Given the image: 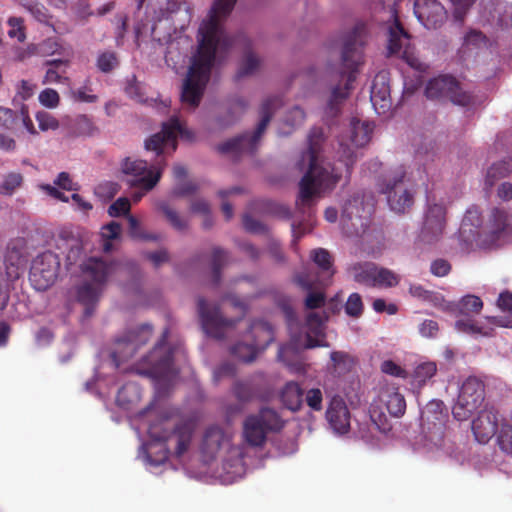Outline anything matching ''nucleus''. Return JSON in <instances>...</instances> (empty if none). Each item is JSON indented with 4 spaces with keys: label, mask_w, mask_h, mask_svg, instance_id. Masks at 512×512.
Instances as JSON below:
<instances>
[{
    "label": "nucleus",
    "mask_w": 512,
    "mask_h": 512,
    "mask_svg": "<svg viewBox=\"0 0 512 512\" xmlns=\"http://www.w3.org/2000/svg\"><path fill=\"white\" fill-rule=\"evenodd\" d=\"M237 0H214L206 18L199 26L197 49L190 58V65L181 89L182 104L195 109L210 79L211 69L222 51L232 45L223 23Z\"/></svg>",
    "instance_id": "nucleus-1"
},
{
    "label": "nucleus",
    "mask_w": 512,
    "mask_h": 512,
    "mask_svg": "<svg viewBox=\"0 0 512 512\" xmlns=\"http://www.w3.org/2000/svg\"><path fill=\"white\" fill-rule=\"evenodd\" d=\"M178 137L192 139V133L185 127L178 116H172L162 124V130L145 141V149L155 153L157 159L151 163L146 160L126 158L122 164V172L128 177L127 183L137 191L131 195L137 203L150 192L160 181L166 167V157L177 148Z\"/></svg>",
    "instance_id": "nucleus-2"
},
{
    "label": "nucleus",
    "mask_w": 512,
    "mask_h": 512,
    "mask_svg": "<svg viewBox=\"0 0 512 512\" xmlns=\"http://www.w3.org/2000/svg\"><path fill=\"white\" fill-rule=\"evenodd\" d=\"M147 428L149 440L139 449L138 458L152 473L166 463L175 459L186 463L192 456L195 447V424L192 421L175 423L168 417H158L151 423L143 421L137 431Z\"/></svg>",
    "instance_id": "nucleus-3"
},
{
    "label": "nucleus",
    "mask_w": 512,
    "mask_h": 512,
    "mask_svg": "<svg viewBox=\"0 0 512 512\" xmlns=\"http://www.w3.org/2000/svg\"><path fill=\"white\" fill-rule=\"evenodd\" d=\"M138 1V15L145 0ZM177 0H151L146 13V21L139 20L134 27L135 37L150 34L160 45H166L165 62L167 66L179 73L185 67L188 52L192 49V40L182 31L174 30L173 34L164 32L170 28L169 15L177 10Z\"/></svg>",
    "instance_id": "nucleus-4"
},
{
    "label": "nucleus",
    "mask_w": 512,
    "mask_h": 512,
    "mask_svg": "<svg viewBox=\"0 0 512 512\" xmlns=\"http://www.w3.org/2000/svg\"><path fill=\"white\" fill-rule=\"evenodd\" d=\"M151 336L152 328L148 324L129 329L119 336L111 351L100 353L94 379L86 382V390L92 391V385L95 384L100 396L110 394L111 384L118 379L121 372L126 370L125 368L121 369L122 363L131 359L150 340Z\"/></svg>",
    "instance_id": "nucleus-5"
},
{
    "label": "nucleus",
    "mask_w": 512,
    "mask_h": 512,
    "mask_svg": "<svg viewBox=\"0 0 512 512\" xmlns=\"http://www.w3.org/2000/svg\"><path fill=\"white\" fill-rule=\"evenodd\" d=\"M323 133L320 129H313L309 135V148L305 151L299 162L300 169L308 164V170L299 184V195L296 201L297 208L305 214V209L310 208L324 193L334 188L338 182V175L329 164L324 165L319 161L318 145Z\"/></svg>",
    "instance_id": "nucleus-6"
},
{
    "label": "nucleus",
    "mask_w": 512,
    "mask_h": 512,
    "mask_svg": "<svg viewBox=\"0 0 512 512\" xmlns=\"http://www.w3.org/2000/svg\"><path fill=\"white\" fill-rule=\"evenodd\" d=\"M123 270V265L106 257L91 256L80 264L79 282L71 289V297L83 306L84 318L90 317L109 281Z\"/></svg>",
    "instance_id": "nucleus-7"
},
{
    "label": "nucleus",
    "mask_w": 512,
    "mask_h": 512,
    "mask_svg": "<svg viewBox=\"0 0 512 512\" xmlns=\"http://www.w3.org/2000/svg\"><path fill=\"white\" fill-rule=\"evenodd\" d=\"M199 451L206 463L211 462L218 456L222 457L218 477L223 484H232L241 479L246 473L243 447L232 446L230 434L218 426H211L205 431Z\"/></svg>",
    "instance_id": "nucleus-8"
},
{
    "label": "nucleus",
    "mask_w": 512,
    "mask_h": 512,
    "mask_svg": "<svg viewBox=\"0 0 512 512\" xmlns=\"http://www.w3.org/2000/svg\"><path fill=\"white\" fill-rule=\"evenodd\" d=\"M168 331H164L161 340L154 349L131 367L136 373L154 379L159 392L174 384L178 370L174 366L176 357H183L184 353L177 348L172 350L166 344Z\"/></svg>",
    "instance_id": "nucleus-9"
},
{
    "label": "nucleus",
    "mask_w": 512,
    "mask_h": 512,
    "mask_svg": "<svg viewBox=\"0 0 512 512\" xmlns=\"http://www.w3.org/2000/svg\"><path fill=\"white\" fill-rule=\"evenodd\" d=\"M312 259L320 271L316 273L311 268H304L295 278L301 288L310 292L305 300V305L309 309L318 308L324 304V295L313 290L325 286L333 274L330 270V255L326 250L321 248L314 250Z\"/></svg>",
    "instance_id": "nucleus-10"
},
{
    "label": "nucleus",
    "mask_w": 512,
    "mask_h": 512,
    "mask_svg": "<svg viewBox=\"0 0 512 512\" xmlns=\"http://www.w3.org/2000/svg\"><path fill=\"white\" fill-rule=\"evenodd\" d=\"M294 322L289 319V329L291 332L290 343L279 348L278 357L281 361L289 364L290 358L297 355L301 349L326 346L325 342V320L316 313H310L307 317L305 334H293Z\"/></svg>",
    "instance_id": "nucleus-11"
},
{
    "label": "nucleus",
    "mask_w": 512,
    "mask_h": 512,
    "mask_svg": "<svg viewBox=\"0 0 512 512\" xmlns=\"http://www.w3.org/2000/svg\"><path fill=\"white\" fill-rule=\"evenodd\" d=\"M282 101L277 96L266 98L260 108V121L253 133L232 138L220 145L219 149L223 153H233L241 155L252 153L258 146V143L265 132L274 111L281 105Z\"/></svg>",
    "instance_id": "nucleus-12"
},
{
    "label": "nucleus",
    "mask_w": 512,
    "mask_h": 512,
    "mask_svg": "<svg viewBox=\"0 0 512 512\" xmlns=\"http://www.w3.org/2000/svg\"><path fill=\"white\" fill-rule=\"evenodd\" d=\"M360 203L362 205V213L358 216L360 229L354 222V247L366 254H377L383 247L384 235L382 230L371 226L376 200L373 195H369L366 200L363 197Z\"/></svg>",
    "instance_id": "nucleus-13"
},
{
    "label": "nucleus",
    "mask_w": 512,
    "mask_h": 512,
    "mask_svg": "<svg viewBox=\"0 0 512 512\" xmlns=\"http://www.w3.org/2000/svg\"><path fill=\"white\" fill-rule=\"evenodd\" d=\"M284 421L279 414L271 408H262L257 414L250 415L243 424L245 441L254 447L262 446L270 432L282 429Z\"/></svg>",
    "instance_id": "nucleus-14"
},
{
    "label": "nucleus",
    "mask_w": 512,
    "mask_h": 512,
    "mask_svg": "<svg viewBox=\"0 0 512 512\" xmlns=\"http://www.w3.org/2000/svg\"><path fill=\"white\" fill-rule=\"evenodd\" d=\"M406 169L399 166L380 184V192L387 197L389 208L397 213L404 214L414 203L413 193L405 186Z\"/></svg>",
    "instance_id": "nucleus-15"
},
{
    "label": "nucleus",
    "mask_w": 512,
    "mask_h": 512,
    "mask_svg": "<svg viewBox=\"0 0 512 512\" xmlns=\"http://www.w3.org/2000/svg\"><path fill=\"white\" fill-rule=\"evenodd\" d=\"M272 326L263 320L254 321L245 335V341L232 347V354L241 361L251 362L259 350H262L273 341Z\"/></svg>",
    "instance_id": "nucleus-16"
},
{
    "label": "nucleus",
    "mask_w": 512,
    "mask_h": 512,
    "mask_svg": "<svg viewBox=\"0 0 512 512\" xmlns=\"http://www.w3.org/2000/svg\"><path fill=\"white\" fill-rule=\"evenodd\" d=\"M425 95L432 100H449L460 106L474 103L473 96L460 87L457 79L451 75H440L431 79L425 88Z\"/></svg>",
    "instance_id": "nucleus-17"
},
{
    "label": "nucleus",
    "mask_w": 512,
    "mask_h": 512,
    "mask_svg": "<svg viewBox=\"0 0 512 512\" xmlns=\"http://www.w3.org/2000/svg\"><path fill=\"white\" fill-rule=\"evenodd\" d=\"M485 399V384L475 376L468 377L462 384L452 414L458 421H464L477 410Z\"/></svg>",
    "instance_id": "nucleus-18"
},
{
    "label": "nucleus",
    "mask_w": 512,
    "mask_h": 512,
    "mask_svg": "<svg viewBox=\"0 0 512 512\" xmlns=\"http://www.w3.org/2000/svg\"><path fill=\"white\" fill-rule=\"evenodd\" d=\"M59 269V256L51 251H45L33 259L29 280L36 290H46L55 283Z\"/></svg>",
    "instance_id": "nucleus-19"
},
{
    "label": "nucleus",
    "mask_w": 512,
    "mask_h": 512,
    "mask_svg": "<svg viewBox=\"0 0 512 512\" xmlns=\"http://www.w3.org/2000/svg\"><path fill=\"white\" fill-rule=\"evenodd\" d=\"M198 314L205 333L217 339L225 337L236 323L235 320L224 318L216 304L203 298L198 299Z\"/></svg>",
    "instance_id": "nucleus-20"
},
{
    "label": "nucleus",
    "mask_w": 512,
    "mask_h": 512,
    "mask_svg": "<svg viewBox=\"0 0 512 512\" xmlns=\"http://www.w3.org/2000/svg\"><path fill=\"white\" fill-rule=\"evenodd\" d=\"M354 281L371 287H393L399 280L392 271L365 262L354 265Z\"/></svg>",
    "instance_id": "nucleus-21"
},
{
    "label": "nucleus",
    "mask_w": 512,
    "mask_h": 512,
    "mask_svg": "<svg viewBox=\"0 0 512 512\" xmlns=\"http://www.w3.org/2000/svg\"><path fill=\"white\" fill-rule=\"evenodd\" d=\"M500 414L493 405H486L472 421V432L477 442L486 444L500 427Z\"/></svg>",
    "instance_id": "nucleus-22"
},
{
    "label": "nucleus",
    "mask_w": 512,
    "mask_h": 512,
    "mask_svg": "<svg viewBox=\"0 0 512 512\" xmlns=\"http://www.w3.org/2000/svg\"><path fill=\"white\" fill-rule=\"evenodd\" d=\"M446 224V209L442 204H430L420 233L424 243L437 242L443 235Z\"/></svg>",
    "instance_id": "nucleus-23"
},
{
    "label": "nucleus",
    "mask_w": 512,
    "mask_h": 512,
    "mask_svg": "<svg viewBox=\"0 0 512 512\" xmlns=\"http://www.w3.org/2000/svg\"><path fill=\"white\" fill-rule=\"evenodd\" d=\"M446 224V209L442 204H430L420 233L424 243L437 242L443 235Z\"/></svg>",
    "instance_id": "nucleus-24"
},
{
    "label": "nucleus",
    "mask_w": 512,
    "mask_h": 512,
    "mask_svg": "<svg viewBox=\"0 0 512 512\" xmlns=\"http://www.w3.org/2000/svg\"><path fill=\"white\" fill-rule=\"evenodd\" d=\"M414 13L419 22L427 29H437L447 19L444 6L437 0H415Z\"/></svg>",
    "instance_id": "nucleus-25"
},
{
    "label": "nucleus",
    "mask_w": 512,
    "mask_h": 512,
    "mask_svg": "<svg viewBox=\"0 0 512 512\" xmlns=\"http://www.w3.org/2000/svg\"><path fill=\"white\" fill-rule=\"evenodd\" d=\"M341 46V59L342 67L340 73L346 78V85L344 89L339 87L332 91L329 107L332 110L333 105L339 103L349 95V85L352 81V36L347 33L339 42Z\"/></svg>",
    "instance_id": "nucleus-26"
},
{
    "label": "nucleus",
    "mask_w": 512,
    "mask_h": 512,
    "mask_svg": "<svg viewBox=\"0 0 512 512\" xmlns=\"http://www.w3.org/2000/svg\"><path fill=\"white\" fill-rule=\"evenodd\" d=\"M370 100L378 115H384L390 110L392 101L388 71L381 70L375 75L371 86Z\"/></svg>",
    "instance_id": "nucleus-27"
},
{
    "label": "nucleus",
    "mask_w": 512,
    "mask_h": 512,
    "mask_svg": "<svg viewBox=\"0 0 512 512\" xmlns=\"http://www.w3.org/2000/svg\"><path fill=\"white\" fill-rule=\"evenodd\" d=\"M326 417L335 434L342 435L349 431L350 414L341 396L335 395L332 397Z\"/></svg>",
    "instance_id": "nucleus-28"
},
{
    "label": "nucleus",
    "mask_w": 512,
    "mask_h": 512,
    "mask_svg": "<svg viewBox=\"0 0 512 512\" xmlns=\"http://www.w3.org/2000/svg\"><path fill=\"white\" fill-rule=\"evenodd\" d=\"M23 263L22 242L10 243L0 267L8 279H17L20 275V266Z\"/></svg>",
    "instance_id": "nucleus-29"
},
{
    "label": "nucleus",
    "mask_w": 512,
    "mask_h": 512,
    "mask_svg": "<svg viewBox=\"0 0 512 512\" xmlns=\"http://www.w3.org/2000/svg\"><path fill=\"white\" fill-rule=\"evenodd\" d=\"M380 400L392 417L400 418L406 412V401L397 388L385 389L380 394Z\"/></svg>",
    "instance_id": "nucleus-30"
},
{
    "label": "nucleus",
    "mask_w": 512,
    "mask_h": 512,
    "mask_svg": "<svg viewBox=\"0 0 512 512\" xmlns=\"http://www.w3.org/2000/svg\"><path fill=\"white\" fill-rule=\"evenodd\" d=\"M409 39L408 33L403 28L402 24L398 19L395 20L394 25L389 29V38H388V54L389 55H397L402 53V57L405 58L407 54V50H403V41H407Z\"/></svg>",
    "instance_id": "nucleus-31"
},
{
    "label": "nucleus",
    "mask_w": 512,
    "mask_h": 512,
    "mask_svg": "<svg viewBox=\"0 0 512 512\" xmlns=\"http://www.w3.org/2000/svg\"><path fill=\"white\" fill-rule=\"evenodd\" d=\"M140 398L141 390L139 386L132 381H127L117 390L116 404L125 410H129L131 406L139 402Z\"/></svg>",
    "instance_id": "nucleus-32"
},
{
    "label": "nucleus",
    "mask_w": 512,
    "mask_h": 512,
    "mask_svg": "<svg viewBox=\"0 0 512 512\" xmlns=\"http://www.w3.org/2000/svg\"><path fill=\"white\" fill-rule=\"evenodd\" d=\"M375 129L373 121H361L354 116V148H365L372 140Z\"/></svg>",
    "instance_id": "nucleus-33"
},
{
    "label": "nucleus",
    "mask_w": 512,
    "mask_h": 512,
    "mask_svg": "<svg viewBox=\"0 0 512 512\" xmlns=\"http://www.w3.org/2000/svg\"><path fill=\"white\" fill-rule=\"evenodd\" d=\"M507 227L508 214L506 210L498 207L493 208L486 224L487 232L492 236L493 239H497L506 230Z\"/></svg>",
    "instance_id": "nucleus-34"
},
{
    "label": "nucleus",
    "mask_w": 512,
    "mask_h": 512,
    "mask_svg": "<svg viewBox=\"0 0 512 512\" xmlns=\"http://www.w3.org/2000/svg\"><path fill=\"white\" fill-rule=\"evenodd\" d=\"M512 175V159H504L493 163L487 170L485 184L492 187L501 179Z\"/></svg>",
    "instance_id": "nucleus-35"
},
{
    "label": "nucleus",
    "mask_w": 512,
    "mask_h": 512,
    "mask_svg": "<svg viewBox=\"0 0 512 512\" xmlns=\"http://www.w3.org/2000/svg\"><path fill=\"white\" fill-rule=\"evenodd\" d=\"M47 65L48 68L43 79L44 84L68 83L69 80L65 76L67 60L55 59L47 62Z\"/></svg>",
    "instance_id": "nucleus-36"
},
{
    "label": "nucleus",
    "mask_w": 512,
    "mask_h": 512,
    "mask_svg": "<svg viewBox=\"0 0 512 512\" xmlns=\"http://www.w3.org/2000/svg\"><path fill=\"white\" fill-rule=\"evenodd\" d=\"M437 365L435 362H423L417 365L411 376V385L413 388L421 389L428 380L435 376Z\"/></svg>",
    "instance_id": "nucleus-37"
},
{
    "label": "nucleus",
    "mask_w": 512,
    "mask_h": 512,
    "mask_svg": "<svg viewBox=\"0 0 512 512\" xmlns=\"http://www.w3.org/2000/svg\"><path fill=\"white\" fill-rule=\"evenodd\" d=\"M281 400L288 409L298 410L303 401V392L300 386L295 382L287 383L281 392Z\"/></svg>",
    "instance_id": "nucleus-38"
},
{
    "label": "nucleus",
    "mask_w": 512,
    "mask_h": 512,
    "mask_svg": "<svg viewBox=\"0 0 512 512\" xmlns=\"http://www.w3.org/2000/svg\"><path fill=\"white\" fill-rule=\"evenodd\" d=\"M443 402L439 400L430 401L421 412V420L434 426H442L445 415L443 413Z\"/></svg>",
    "instance_id": "nucleus-39"
},
{
    "label": "nucleus",
    "mask_w": 512,
    "mask_h": 512,
    "mask_svg": "<svg viewBox=\"0 0 512 512\" xmlns=\"http://www.w3.org/2000/svg\"><path fill=\"white\" fill-rule=\"evenodd\" d=\"M38 22L48 24L51 19L49 10L39 0H17Z\"/></svg>",
    "instance_id": "nucleus-40"
},
{
    "label": "nucleus",
    "mask_w": 512,
    "mask_h": 512,
    "mask_svg": "<svg viewBox=\"0 0 512 512\" xmlns=\"http://www.w3.org/2000/svg\"><path fill=\"white\" fill-rule=\"evenodd\" d=\"M248 106V102L245 98L241 96L234 97L229 104V119L228 120H222L218 119V125L219 127H227L234 122H236L239 118V116L246 110Z\"/></svg>",
    "instance_id": "nucleus-41"
},
{
    "label": "nucleus",
    "mask_w": 512,
    "mask_h": 512,
    "mask_svg": "<svg viewBox=\"0 0 512 512\" xmlns=\"http://www.w3.org/2000/svg\"><path fill=\"white\" fill-rule=\"evenodd\" d=\"M496 443L499 449L507 454L512 455V425L509 423H501L496 433Z\"/></svg>",
    "instance_id": "nucleus-42"
},
{
    "label": "nucleus",
    "mask_w": 512,
    "mask_h": 512,
    "mask_svg": "<svg viewBox=\"0 0 512 512\" xmlns=\"http://www.w3.org/2000/svg\"><path fill=\"white\" fill-rule=\"evenodd\" d=\"M456 308L461 315L478 314L483 308V302L478 296L466 295L456 305Z\"/></svg>",
    "instance_id": "nucleus-43"
},
{
    "label": "nucleus",
    "mask_w": 512,
    "mask_h": 512,
    "mask_svg": "<svg viewBox=\"0 0 512 512\" xmlns=\"http://www.w3.org/2000/svg\"><path fill=\"white\" fill-rule=\"evenodd\" d=\"M369 415L372 424L379 432L387 434L392 430V424L388 417L378 407L371 406L369 409Z\"/></svg>",
    "instance_id": "nucleus-44"
},
{
    "label": "nucleus",
    "mask_w": 512,
    "mask_h": 512,
    "mask_svg": "<svg viewBox=\"0 0 512 512\" xmlns=\"http://www.w3.org/2000/svg\"><path fill=\"white\" fill-rule=\"evenodd\" d=\"M121 232V226L117 222H110L104 225L101 229V238L103 240L102 248L105 252H109L112 249L111 241L118 238Z\"/></svg>",
    "instance_id": "nucleus-45"
},
{
    "label": "nucleus",
    "mask_w": 512,
    "mask_h": 512,
    "mask_svg": "<svg viewBox=\"0 0 512 512\" xmlns=\"http://www.w3.org/2000/svg\"><path fill=\"white\" fill-rule=\"evenodd\" d=\"M73 131L77 136H93L98 129L87 115H79L75 119Z\"/></svg>",
    "instance_id": "nucleus-46"
},
{
    "label": "nucleus",
    "mask_w": 512,
    "mask_h": 512,
    "mask_svg": "<svg viewBox=\"0 0 512 512\" xmlns=\"http://www.w3.org/2000/svg\"><path fill=\"white\" fill-rule=\"evenodd\" d=\"M145 86L136 81L135 78L127 80L125 86V93L133 100L139 103H148L149 99L146 97Z\"/></svg>",
    "instance_id": "nucleus-47"
},
{
    "label": "nucleus",
    "mask_w": 512,
    "mask_h": 512,
    "mask_svg": "<svg viewBox=\"0 0 512 512\" xmlns=\"http://www.w3.org/2000/svg\"><path fill=\"white\" fill-rule=\"evenodd\" d=\"M127 221H128L129 233H130L131 237H133L135 239H139V240H145V241H157L159 239L158 235L145 233L141 229L140 222L138 221V219L135 216L128 214Z\"/></svg>",
    "instance_id": "nucleus-48"
},
{
    "label": "nucleus",
    "mask_w": 512,
    "mask_h": 512,
    "mask_svg": "<svg viewBox=\"0 0 512 512\" xmlns=\"http://www.w3.org/2000/svg\"><path fill=\"white\" fill-rule=\"evenodd\" d=\"M259 65V58L252 51H247L240 63L238 76L243 77L253 74L258 69Z\"/></svg>",
    "instance_id": "nucleus-49"
},
{
    "label": "nucleus",
    "mask_w": 512,
    "mask_h": 512,
    "mask_svg": "<svg viewBox=\"0 0 512 512\" xmlns=\"http://www.w3.org/2000/svg\"><path fill=\"white\" fill-rule=\"evenodd\" d=\"M158 208L164 213L170 224L177 230H184L187 227V221L181 217L176 210L171 208L165 202H159Z\"/></svg>",
    "instance_id": "nucleus-50"
},
{
    "label": "nucleus",
    "mask_w": 512,
    "mask_h": 512,
    "mask_svg": "<svg viewBox=\"0 0 512 512\" xmlns=\"http://www.w3.org/2000/svg\"><path fill=\"white\" fill-rule=\"evenodd\" d=\"M117 65L118 58L115 52L103 51L98 54L96 66L101 72L108 73L117 67Z\"/></svg>",
    "instance_id": "nucleus-51"
},
{
    "label": "nucleus",
    "mask_w": 512,
    "mask_h": 512,
    "mask_svg": "<svg viewBox=\"0 0 512 512\" xmlns=\"http://www.w3.org/2000/svg\"><path fill=\"white\" fill-rule=\"evenodd\" d=\"M455 326L458 331L471 335H488L483 327L471 318L459 319L456 321Z\"/></svg>",
    "instance_id": "nucleus-52"
},
{
    "label": "nucleus",
    "mask_w": 512,
    "mask_h": 512,
    "mask_svg": "<svg viewBox=\"0 0 512 512\" xmlns=\"http://www.w3.org/2000/svg\"><path fill=\"white\" fill-rule=\"evenodd\" d=\"M71 97L74 101L81 103H95L98 100V96L93 93L92 88L88 85L71 90Z\"/></svg>",
    "instance_id": "nucleus-53"
},
{
    "label": "nucleus",
    "mask_w": 512,
    "mask_h": 512,
    "mask_svg": "<svg viewBox=\"0 0 512 512\" xmlns=\"http://www.w3.org/2000/svg\"><path fill=\"white\" fill-rule=\"evenodd\" d=\"M380 369L384 374H387V375H390V376H393L396 378L407 379L410 376L409 372L406 369L401 367L399 364H397L393 360L383 361L381 363Z\"/></svg>",
    "instance_id": "nucleus-54"
},
{
    "label": "nucleus",
    "mask_w": 512,
    "mask_h": 512,
    "mask_svg": "<svg viewBox=\"0 0 512 512\" xmlns=\"http://www.w3.org/2000/svg\"><path fill=\"white\" fill-rule=\"evenodd\" d=\"M354 51L356 46H363L369 37L370 29L367 22L354 21Z\"/></svg>",
    "instance_id": "nucleus-55"
},
{
    "label": "nucleus",
    "mask_w": 512,
    "mask_h": 512,
    "mask_svg": "<svg viewBox=\"0 0 512 512\" xmlns=\"http://www.w3.org/2000/svg\"><path fill=\"white\" fill-rule=\"evenodd\" d=\"M22 183V176L19 173H11L6 176L0 185V194L11 195Z\"/></svg>",
    "instance_id": "nucleus-56"
},
{
    "label": "nucleus",
    "mask_w": 512,
    "mask_h": 512,
    "mask_svg": "<svg viewBox=\"0 0 512 512\" xmlns=\"http://www.w3.org/2000/svg\"><path fill=\"white\" fill-rule=\"evenodd\" d=\"M36 120L41 131L56 130L59 127L58 120L46 111L38 112Z\"/></svg>",
    "instance_id": "nucleus-57"
},
{
    "label": "nucleus",
    "mask_w": 512,
    "mask_h": 512,
    "mask_svg": "<svg viewBox=\"0 0 512 512\" xmlns=\"http://www.w3.org/2000/svg\"><path fill=\"white\" fill-rule=\"evenodd\" d=\"M38 99L41 105L50 109L56 108L60 100L58 92L51 88L44 89Z\"/></svg>",
    "instance_id": "nucleus-58"
},
{
    "label": "nucleus",
    "mask_w": 512,
    "mask_h": 512,
    "mask_svg": "<svg viewBox=\"0 0 512 512\" xmlns=\"http://www.w3.org/2000/svg\"><path fill=\"white\" fill-rule=\"evenodd\" d=\"M130 201L128 198H118L113 204L110 205L108 213L111 217H119L121 215H128L130 211Z\"/></svg>",
    "instance_id": "nucleus-59"
},
{
    "label": "nucleus",
    "mask_w": 512,
    "mask_h": 512,
    "mask_svg": "<svg viewBox=\"0 0 512 512\" xmlns=\"http://www.w3.org/2000/svg\"><path fill=\"white\" fill-rule=\"evenodd\" d=\"M9 30L8 35L10 38L16 39L18 41H23L25 39V33L23 31V21L21 18L12 17L8 20Z\"/></svg>",
    "instance_id": "nucleus-60"
},
{
    "label": "nucleus",
    "mask_w": 512,
    "mask_h": 512,
    "mask_svg": "<svg viewBox=\"0 0 512 512\" xmlns=\"http://www.w3.org/2000/svg\"><path fill=\"white\" fill-rule=\"evenodd\" d=\"M119 186L117 183L107 181L100 183L95 188V194L101 198L110 199L117 194Z\"/></svg>",
    "instance_id": "nucleus-61"
},
{
    "label": "nucleus",
    "mask_w": 512,
    "mask_h": 512,
    "mask_svg": "<svg viewBox=\"0 0 512 512\" xmlns=\"http://www.w3.org/2000/svg\"><path fill=\"white\" fill-rule=\"evenodd\" d=\"M39 50L45 55L63 54L62 44L57 38H48L40 44Z\"/></svg>",
    "instance_id": "nucleus-62"
},
{
    "label": "nucleus",
    "mask_w": 512,
    "mask_h": 512,
    "mask_svg": "<svg viewBox=\"0 0 512 512\" xmlns=\"http://www.w3.org/2000/svg\"><path fill=\"white\" fill-rule=\"evenodd\" d=\"M454 5V18L462 22L469 8L474 4L475 0H450Z\"/></svg>",
    "instance_id": "nucleus-63"
},
{
    "label": "nucleus",
    "mask_w": 512,
    "mask_h": 512,
    "mask_svg": "<svg viewBox=\"0 0 512 512\" xmlns=\"http://www.w3.org/2000/svg\"><path fill=\"white\" fill-rule=\"evenodd\" d=\"M451 271L450 263L445 259H436L431 263L430 272L436 277H444Z\"/></svg>",
    "instance_id": "nucleus-64"
}]
</instances>
